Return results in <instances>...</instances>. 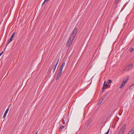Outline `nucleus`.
<instances>
[{
    "mask_svg": "<svg viewBox=\"0 0 134 134\" xmlns=\"http://www.w3.org/2000/svg\"><path fill=\"white\" fill-rule=\"evenodd\" d=\"M77 27H76L73 31L72 33L71 36H72L73 38H74L76 36L77 33Z\"/></svg>",
    "mask_w": 134,
    "mask_h": 134,
    "instance_id": "f257e3e1",
    "label": "nucleus"
},
{
    "mask_svg": "<svg viewBox=\"0 0 134 134\" xmlns=\"http://www.w3.org/2000/svg\"><path fill=\"white\" fill-rule=\"evenodd\" d=\"M74 38L73 37L72 38L71 36L70 37L68 41L66 43V46H69L72 44V42H73V39H74Z\"/></svg>",
    "mask_w": 134,
    "mask_h": 134,
    "instance_id": "f03ea898",
    "label": "nucleus"
},
{
    "mask_svg": "<svg viewBox=\"0 0 134 134\" xmlns=\"http://www.w3.org/2000/svg\"><path fill=\"white\" fill-rule=\"evenodd\" d=\"M133 67L132 64H131L126 66L125 68L124 71H127L130 70L132 69Z\"/></svg>",
    "mask_w": 134,
    "mask_h": 134,
    "instance_id": "7ed1b4c3",
    "label": "nucleus"
},
{
    "mask_svg": "<svg viewBox=\"0 0 134 134\" xmlns=\"http://www.w3.org/2000/svg\"><path fill=\"white\" fill-rule=\"evenodd\" d=\"M126 124H124L122 126V127L121 128L119 132H121L122 133H124V131L126 129Z\"/></svg>",
    "mask_w": 134,
    "mask_h": 134,
    "instance_id": "20e7f679",
    "label": "nucleus"
},
{
    "mask_svg": "<svg viewBox=\"0 0 134 134\" xmlns=\"http://www.w3.org/2000/svg\"><path fill=\"white\" fill-rule=\"evenodd\" d=\"M59 60V59H58L57 62H56V64L54 65H53L52 66V68H53V72H54V71H55V70L56 69V66L58 63Z\"/></svg>",
    "mask_w": 134,
    "mask_h": 134,
    "instance_id": "39448f33",
    "label": "nucleus"
},
{
    "mask_svg": "<svg viewBox=\"0 0 134 134\" xmlns=\"http://www.w3.org/2000/svg\"><path fill=\"white\" fill-rule=\"evenodd\" d=\"M129 79L127 78H126L124 80L122 81V83L124 85H125L126 83L128 81Z\"/></svg>",
    "mask_w": 134,
    "mask_h": 134,
    "instance_id": "423d86ee",
    "label": "nucleus"
},
{
    "mask_svg": "<svg viewBox=\"0 0 134 134\" xmlns=\"http://www.w3.org/2000/svg\"><path fill=\"white\" fill-rule=\"evenodd\" d=\"M9 108H8L6 110L4 115L3 116V118H5L6 116V115L7 114L9 110Z\"/></svg>",
    "mask_w": 134,
    "mask_h": 134,
    "instance_id": "0eeeda50",
    "label": "nucleus"
},
{
    "mask_svg": "<svg viewBox=\"0 0 134 134\" xmlns=\"http://www.w3.org/2000/svg\"><path fill=\"white\" fill-rule=\"evenodd\" d=\"M134 133V127H133L127 134H133Z\"/></svg>",
    "mask_w": 134,
    "mask_h": 134,
    "instance_id": "6e6552de",
    "label": "nucleus"
},
{
    "mask_svg": "<svg viewBox=\"0 0 134 134\" xmlns=\"http://www.w3.org/2000/svg\"><path fill=\"white\" fill-rule=\"evenodd\" d=\"M61 75V73L58 72L57 74V75L55 79L56 80H57L58 79L60 76Z\"/></svg>",
    "mask_w": 134,
    "mask_h": 134,
    "instance_id": "1a4fd4ad",
    "label": "nucleus"
},
{
    "mask_svg": "<svg viewBox=\"0 0 134 134\" xmlns=\"http://www.w3.org/2000/svg\"><path fill=\"white\" fill-rule=\"evenodd\" d=\"M12 39L11 38H10L9 40L8 41V42L7 43V44L6 45V46H5V49H6V47H7V45H8V44L11 42V41H12Z\"/></svg>",
    "mask_w": 134,
    "mask_h": 134,
    "instance_id": "9d476101",
    "label": "nucleus"
},
{
    "mask_svg": "<svg viewBox=\"0 0 134 134\" xmlns=\"http://www.w3.org/2000/svg\"><path fill=\"white\" fill-rule=\"evenodd\" d=\"M108 94V93H105L104 94L103 96V97H102V98L101 99H102V100H104V99L105 98V97H106L107 95Z\"/></svg>",
    "mask_w": 134,
    "mask_h": 134,
    "instance_id": "9b49d317",
    "label": "nucleus"
},
{
    "mask_svg": "<svg viewBox=\"0 0 134 134\" xmlns=\"http://www.w3.org/2000/svg\"><path fill=\"white\" fill-rule=\"evenodd\" d=\"M65 127L64 126H61L60 127L59 129V131H61Z\"/></svg>",
    "mask_w": 134,
    "mask_h": 134,
    "instance_id": "f8f14e48",
    "label": "nucleus"
},
{
    "mask_svg": "<svg viewBox=\"0 0 134 134\" xmlns=\"http://www.w3.org/2000/svg\"><path fill=\"white\" fill-rule=\"evenodd\" d=\"M103 100H102V99H100L98 103L97 104L98 105H99L101 104V103H102V102H103Z\"/></svg>",
    "mask_w": 134,
    "mask_h": 134,
    "instance_id": "ddd939ff",
    "label": "nucleus"
},
{
    "mask_svg": "<svg viewBox=\"0 0 134 134\" xmlns=\"http://www.w3.org/2000/svg\"><path fill=\"white\" fill-rule=\"evenodd\" d=\"M108 86V84L107 83H106V81H105L104 83L103 87L105 88V87H107Z\"/></svg>",
    "mask_w": 134,
    "mask_h": 134,
    "instance_id": "4468645a",
    "label": "nucleus"
},
{
    "mask_svg": "<svg viewBox=\"0 0 134 134\" xmlns=\"http://www.w3.org/2000/svg\"><path fill=\"white\" fill-rule=\"evenodd\" d=\"M65 62H63L62 63V65H61L60 68L61 69H63V67L65 66Z\"/></svg>",
    "mask_w": 134,
    "mask_h": 134,
    "instance_id": "2eb2a0df",
    "label": "nucleus"
},
{
    "mask_svg": "<svg viewBox=\"0 0 134 134\" xmlns=\"http://www.w3.org/2000/svg\"><path fill=\"white\" fill-rule=\"evenodd\" d=\"M125 85L121 83V85H120L119 88L120 89L122 88Z\"/></svg>",
    "mask_w": 134,
    "mask_h": 134,
    "instance_id": "dca6fc26",
    "label": "nucleus"
},
{
    "mask_svg": "<svg viewBox=\"0 0 134 134\" xmlns=\"http://www.w3.org/2000/svg\"><path fill=\"white\" fill-rule=\"evenodd\" d=\"M62 70H63L62 69H61L60 68L58 72H59L60 73H62Z\"/></svg>",
    "mask_w": 134,
    "mask_h": 134,
    "instance_id": "f3484780",
    "label": "nucleus"
},
{
    "mask_svg": "<svg viewBox=\"0 0 134 134\" xmlns=\"http://www.w3.org/2000/svg\"><path fill=\"white\" fill-rule=\"evenodd\" d=\"M15 35V33H13V34L12 35V36H11V37L10 38H11L12 39L13 38V37Z\"/></svg>",
    "mask_w": 134,
    "mask_h": 134,
    "instance_id": "a211bd4d",
    "label": "nucleus"
},
{
    "mask_svg": "<svg viewBox=\"0 0 134 134\" xmlns=\"http://www.w3.org/2000/svg\"><path fill=\"white\" fill-rule=\"evenodd\" d=\"M111 82H112L111 80H110V79L108 80L107 81V82L109 83H111Z\"/></svg>",
    "mask_w": 134,
    "mask_h": 134,
    "instance_id": "6ab92c4d",
    "label": "nucleus"
},
{
    "mask_svg": "<svg viewBox=\"0 0 134 134\" xmlns=\"http://www.w3.org/2000/svg\"><path fill=\"white\" fill-rule=\"evenodd\" d=\"M133 85H134V84H133L129 88L130 90H131L132 89V87L133 86Z\"/></svg>",
    "mask_w": 134,
    "mask_h": 134,
    "instance_id": "aec40b11",
    "label": "nucleus"
},
{
    "mask_svg": "<svg viewBox=\"0 0 134 134\" xmlns=\"http://www.w3.org/2000/svg\"><path fill=\"white\" fill-rule=\"evenodd\" d=\"M119 0H118V1L117 0H116L115 2V4L116 5L117 4H118V2L119 1Z\"/></svg>",
    "mask_w": 134,
    "mask_h": 134,
    "instance_id": "412c9836",
    "label": "nucleus"
},
{
    "mask_svg": "<svg viewBox=\"0 0 134 134\" xmlns=\"http://www.w3.org/2000/svg\"><path fill=\"white\" fill-rule=\"evenodd\" d=\"M133 51V48H131L130 50V52H132Z\"/></svg>",
    "mask_w": 134,
    "mask_h": 134,
    "instance_id": "4be33fe9",
    "label": "nucleus"
},
{
    "mask_svg": "<svg viewBox=\"0 0 134 134\" xmlns=\"http://www.w3.org/2000/svg\"><path fill=\"white\" fill-rule=\"evenodd\" d=\"M104 91H105V88H104V87H103L102 93L104 92Z\"/></svg>",
    "mask_w": 134,
    "mask_h": 134,
    "instance_id": "5701e85b",
    "label": "nucleus"
},
{
    "mask_svg": "<svg viewBox=\"0 0 134 134\" xmlns=\"http://www.w3.org/2000/svg\"><path fill=\"white\" fill-rule=\"evenodd\" d=\"M110 129H109L107 131V132L105 134H108L109 131Z\"/></svg>",
    "mask_w": 134,
    "mask_h": 134,
    "instance_id": "b1692460",
    "label": "nucleus"
},
{
    "mask_svg": "<svg viewBox=\"0 0 134 134\" xmlns=\"http://www.w3.org/2000/svg\"><path fill=\"white\" fill-rule=\"evenodd\" d=\"M110 129H109L107 131V132L105 134H108L109 131Z\"/></svg>",
    "mask_w": 134,
    "mask_h": 134,
    "instance_id": "393cba45",
    "label": "nucleus"
},
{
    "mask_svg": "<svg viewBox=\"0 0 134 134\" xmlns=\"http://www.w3.org/2000/svg\"><path fill=\"white\" fill-rule=\"evenodd\" d=\"M50 0H45L44 1V2H46L47 3Z\"/></svg>",
    "mask_w": 134,
    "mask_h": 134,
    "instance_id": "a878e982",
    "label": "nucleus"
},
{
    "mask_svg": "<svg viewBox=\"0 0 134 134\" xmlns=\"http://www.w3.org/2000/svg\"><path fill=\"white\" fill-rule=\"evenodd\" d=\"M50 0H45L44 1V2H46L47 3Z\"/></svg>",
    "mask_w": 134,
    "mask_h": 134,
    "instance_id": "bb28decb",
    "label": "nucleus"
},
{
    "mask_svg": "<svg viewBox=\"0 0 134 134\" xmlns=\"http://www.w3.org/2000/svg\"><path fill=\"white\" fill-rule=\"evenodd\" d=\"M3 52H4L2 51L0 53V56H1V55L3 53Z\"/></svg>",
    "mask_w": 134,
    "mask_h": 134,
    "instance_id": "cd10ccee",
    "label": "nucleus"
},
{
    "mask_svg": "<svg viewBox=\"0 0 134 134\" xmlns=\"http://www.w3.org/2000/svg\"><path fill=\"white\" fill-rule=\"evenodd\" d=\"M117 134H124V133H122L121 132H119L118 133H117Z\"/></svg>",
    "mask_w": 134,
    "mask_h": 134,
    "instance_id": "c85d7f7f",
    "label": "nucleus"
},
{
    "mask_svg": "<svg viewBox=\"0 0 134 134\" xmlns=\"http://www.w3.org/2000/svg\"><path fill=\"white\" fill-rule=\"evenodd\" d=\"M108 88H110V85H109V86H108Z\"/></svg>",
    "mask_w": 134,
    "mask_h": 134,
    "instance_id": "c756f323",
    "label": "nucleus"
},
{
    "mask_svg": "<svg viewBox=\"0 0 134 134\" xmlns=\"http://www.w3.org/2000/svg\"><path fill=\"white\" fill-rule=\"evenodd\" d=\"M89 123L87 125V126H88L89 125Z\"/></svg>",
    "mask_w": 134,
    "mask_h": 134,
    "instance_id": "7c9ffc66",
    "label": "nucleus"
},
{
    "mask_svg": "<svg viewBox=\"0 0 134 134\" xmlns=\"http://www.w3.org/2000/svg\"><path fill=\"white\" fill-rule=\"evenodd\" d=\"M45 2H44V1L43 2V3H42V4H43Z\"/></svg>",
    "mask_w": 134,
    "mask_h": 134,
    "instance_id": "2f4dec72",
    "label": "nucleus"
},
{
    "mask_svg": "<svg viewBox=\"0 0 134 134\" xmlns=\"http://www.w3.org/2000/svg\"><path fill=\"white\" fill-rule=\"evenodd\" d=\"M45 2H44V1L43 2V3H42V4H43Z\"/></svg>",
    "mask_w": 134,
    "mask_h": 134,
    "instance_id": "473e14b6",
    "label": "nucleus"
},
{
    "mask_svg": "<svg viewBox=\"0 0 134 134\" xmlns=\"http://www.w3.org/2000/svg\"><path fill=\"white\" fill-rule=\"evenodd\" d=\"M37 134V132H36L35 134Z\"/></svg>",
    "mask_w": 134,
    "mask_h": 134,
    "instance_id": "72a5a7b5",
    "label": "nucleus"
},
{
    "mask_svg": "<svg viewBox=\"0 0 134 134\" xmlns=\"http://www.w3.org/2000/svg\"><path fill=\"white\" fill-rule=\"evenodd\" d=\"M117 0L118 1V0Z\"/></svg>",
    "mask_w": 134,
    "mask_h": 134,
    "instance_id": "f704fd0d",
    "label": "nucleus"
}]
</instances>
